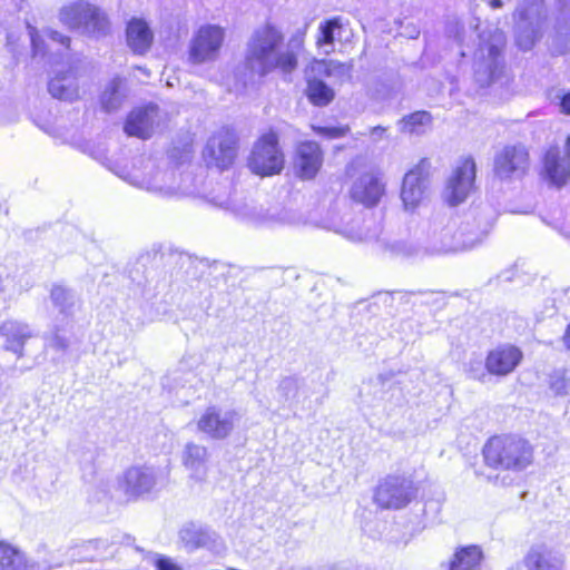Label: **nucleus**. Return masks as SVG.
I'll use <instances>...</instances> for the list:
<instances>
[{"label": "nucleus", "mask_w": 570, "mask_h": 570, "mask_svg": "<svg viewBox=\"0 0 570 570\" xmlns=\"http://www.w3.org/2000/svg\"><path fill=\"white\" fill-rule=\"evenodd\" d=\"M130 185L145 189L163 197H203L213 205L230 209L237 217L254 225L276 228L291 227L302 223L301 216L285 207H272L264 209L247 203L234 204L227 193H206L197 187L196 178L190 174L180 176L177 184V175L174 169H160L151 158L137 159L130 169L121 168L115 171Z\"/></svg>", "instance_id": "obj_1"}, {"label": "nucleus", "mask_w": 570, "mask_h": 570, "mask_svg": "<svg viewBox=\"0 0 570 570\" xmlns=\"http://www.w3.org/2000/svg\"><path fill=\"white\" fill-rule=\"evenodd\" d=\"M304 36V31L297 32L283 48L284 35L277 26L266 22L256 28L246 46L244 66L235 73L234 85L228 90L244 95L255 88L258 79L275 70L292 73L298 63Z\"/></svg>", "instance_id": "obj_2"}, {"label": "nucleus", "mask_w": 570, "mask_h": 570, "mask_svg": "<svg viewBox=\"0 0 570 570\" xmlns=\"http://www.w3.org/2000/svg\"><path fill=\"white\" fill-rule=\"evenodd\" d=\"M488 223H479L471 215L431 217L423 227L424 249L431 254H449L475 247L485 238Z\"/></svg>", "instance_id": "obj_3"}, {"label": "nucleus", "mask_w": 570, "mask_h": 570, "mask_svg": "<svg viewBox=\"0 0 570 570\" xmlns=\"http://www.w3.org/2000/svg\"><path fill=\"white\" fill-rule=\"evenodd\" d=\"M473 52L474 79L480 87H488L505 78L503 49L505 37L498 28H487L478 35Z\"/></svg>", "instance_id": "obj_4"}, {"label": "nucleus", "mask_w": 570, "mask_h": 570, "mask_svg": "<svg viewBox=\"0 0 570 570\" xmlns=\"http://www.w3.org/2000/svg\"><path fill=\"white\" fill-rule=\"evenodd\" d=\"M487 463L495 469L522 471L533 462V448L524 439L495 436L484 446Z\"/></svg>", "instance_id": "obj_5"}, {"label": "nucleus", "mask_w": 570, "mask_h": 570, "mask_svg": "<svg viewBox=\"0 0 570 570\" xmlns=\"http://www.w3.org/2000/svg\"><path fill=\"white\" fill-rule=\"evenodd\" d=\"M543 0H520L513 14L517 45L531 49L541 36L544 24Z\"/></svg>", "instance_id": "obj_6"}, {"label": "nucleus", "mask_w": 570, "mask_h": 570, "mask_svg": "<svg viewBox=\"0 0 570 570\" xmlns=\"http://www.w3.org/2000/svg\"><path fill=\"white\" fill-rule=\"evenodd\" d=\"M350 175L355 177L350 189L352 199L366 207L376 206L385 193V184L379 170L363 160H354Z\"/></svg>", "instance_id": "obj_7"}, {"label": "nucleus", "mask_w": 570, "mask_h": 570, "mask_svg": "<svg viewBox=\"0 0 570 570\" xmlns=\"http://www.w3.org/2000/svg\"><path fill=\"white\" fill-rule=\"evenodd\" d=\"M225 41V30L217 24H203L193 35L188 47V60L194 65L214 62Z\"/></svg>", "instance_id": "obj_8"}, {"label": "nucleus", "mask_w": 570, "mask_h": 570, "mask_svg": "<svg viewBox=\"0 0 570 570\" xmlns=\"http://www.w3.org/2000/svg\"><path fill=\"white\" fill-rule=\"evenodd\" d=\"M248 166L259 176H272L283 169L284 155L278 147V137L275 132L269 131L257 140L248 159Z\"/></svg>", "instance_id": "obj_9"}, {"label": "nucleus", "mask_w": 570, "mask_h": 570, "mask_svg": "<svg viewBox=\"0 0 570 570\" xmlns=\"http://www.w3.org/2000/svg\"><path fill=\"white\" fill-rule=\"evenodd\" d=\"M476 165L473 158L465 157L458 161L449 176L443 199L450 206H456L466 200L474 190Z\"/></svg>", "instance_id": "obj_10"}, {"label": "nucleus", "mask_w": 570, "mask_h": 570, "mask_svg": "<svg viewBox=\"0 0 570 570\" xmlns=\"http://www.w3.org/2000/svg\"><path fill=\"white\" fill-rule=\"evenodd\" d=\"M429 189V163L423 159L403 178L400 198L403 210L414 214L424 204Z\"/></svg>", "instance_id": "obj_11"}, {"label": "nucleus", "mask_w": 570, "mask_h": 570, "mask_svg": "<svg viewBox=\"0 0 570 570\" xmlns=\"http://www.w3.org/2000/svg\"><path fill=\"white\" fill-rule=\"evenodd\" d=\"M235 410L222 409L216 405L206 407L196 421L197 431L207 439L219 441L227 439L239 422Z\"/></svg>", "instance_id": "obj_12"}, {"label": "nucleus", "mask_w": 570, "mask_h": 570, "mask_svg": "<svg viewBox=\"0 0 570 570\" xmlns=\"http://www.w3.org/2000/svg\"><path fill=\"white\" fill-rule=\"evenodd\" d=\"M416 495L414 483L404 476L389 475L376 487L374 500L384 509H401Z\"/></svg>", "instance_id": "obj_13"}, {"label": "nucleus", "mask_w": 570, "mask_h": 570, "mask_svg": "<svg viewBox=\"0 0 570 570\" xmlns=\"http://www.w3.org/2000/svg\"><path fill=\"white\" fill-rule=\"evenodd\" d=\"M235 136L228 129L214 134L207 141L203 156L208 166L225 169L235 158Z\"/></svg>", "instance_id": "obj_14"}, {"label": "nucleus", "mask_w": 570, "mask_h": 570, "mask_svg": "<svg viewBox=\"0 0 570 570\" xmlns=\"http://www.w3.org/2000/svg\"><path fill=\"white\" fill-rule=\"evenodd\" d=\"M528 153L522 146H505L494 158V174L501 180H512L524 175Z\"/></svg>", "instance_id": "obj_15"}, {"label": "nucleus", "mask_w": 570, "mask_h": 570, "mask_svg": "<svg viewBox=\"0 0 570 570\" xmlns=\"http://www.w3.org/2000/svg\"><path fill=\"white\" fill-rule=\"evenodd\" d=\"M178 544L188 553L199 549H207L219 552L222 548L220 538L207 528L189 522L178 531Z\"/></svg>", "instance_id": "obj_16"}, {"label": "nucleus", "mask_w": 570, "mask_h": 570, "mask_svg": "<svg viewBox=\"0 0 570 570\" xmlns=\"http://www.w3.org/2000/svg\"><path fill=\"white\" fill-rule=\"evenodd\" d=\"M158 483V473L149 466H131L118 480L119 489L128 498L149 493Z\"/></svg>", "instance_id": "obj_17"}, {"label": "nucleus", "mask_w": 570, "mask_h": 570, "mask_svg": "<svg viewBox=\"0 0 570 570\" xmlns=\"http://www.w3.org/2000/svg\"><path fill=\"white\" fill-rule=\"evenodd\" d=\"M163 116L155 105L134 109L127 117L124 130L128 136L149 138L160 127Z\"/></svg>", "instance_id": "obj_18"}, {"label": "nucleus", "mask_w": 570, "mask_h": 570, "mask_svg": "<svg viewBox=\"0 0 570 570\" xmlns=\"http://www.w3.org/2000/svg\"><path fill=\"white\" fill-rule=\"evenodd\" d=\"M323 165V153L317 142L297 145L293 163L294 173L302 179H313Z\"/></svg>", "instance_id": "obj_19"}, {"label": "nucleus", "mask_w": 570, "mask_h": 570, "mask_svg": "<svg viewBox=\"0 0 570 570\" xmlns=\"http://www.w3.org/2000/svg\"><path fill=\"white\" fill-rule=\"evenodd\" d=\"M523 355L514 345H499L489 352L485 367L490 374L504 376L510 374L520 364Z\"/></svg>", "instance_id": "obj_20"}, {"label": "nucleus", "mask_w": 570, "mask_h": 570, "mask_svg": "<svg viewBox=\"0 0 570 570\" xmlns=\"http://www.w3.org/2000/svg\"><path fill=\"white\" fill-rule=\"evenodd\" d=\"M543 168L548 179L556 186L564 185L570 176V135L564 142V156L561 157L557 147L548 149Z\"/></svg>", "instance_id": "obj_21"}, {"label": "nucleus", "mask_w": 570, "mask_h": 570, "mask_svg": "<svg viewBox=\"0 0 570 570\" xmlns=\"http://www.w3.org/2000/svg\"><path fill=\"white\" fill-rule=\"evenodd\" d=\"M32 336L33 332L26 323L9 320L0 325V346L18 357L23 355L24 344Z\"/></svg>", "instance_id": "obj_22"}, {"label": "nucleus", "mask_w": 570, "mask_h": 570, "mask_svg": "<svg viewBox=\"0 0 570 570\" xmlns=\"http://www.w3.org/2000/svg\"><path fill=\"white\" fill-rule=\"evenodd\" d=\"M209 451L205 445L188 442L181 452V463L191 479L204 481L209 472Z\"/></svg>", "instance_id": "obj_23"}, {"label": "nucleus", "mask_w": 570, "mask_h": 570, "mask_svg": "<svg viewBox=\"0 0 570 570\" xmlns=\"http://www.w3.org/2000/svg\"><path fill=\"white\" fill-rule=\"evenodd\" d=\"M126 42L135 55H146L154 42V32L148 22L140 18L131 19L126 28Z\"/></svg>", "instance_id": "obj_24"}, {"label": "nucleus", "mask_w": 570, "mask_h": 570, "mask_svg": "<svg viewBox=\"0 0 570 570\" xmlns=\"http://www.w3.org/2000/svg\"><path fill=\"white\" fill-rule=\"evenodd\" d=\"M327 228L352 242H363L373 237L366 220L362 216H346L338 223H332Z\"/></svg>", "instance_id": "obj_25"}, {"label": "nucleus", "mask_w": 570, "mask_h": 570, "mask_svg": "<svg viewBox=\"0 0 570 570\" xmlns=\"http://www.w3.org/2000/svg\"><path fill=\"white\" fill-rule=\"evenodd\" d=\"M48 90L59 100L73 101L79 97V88L72 72H58L49 80Z\"/></svg>", "instance_id": "obj_26"}, {"label": "nucleus", "mask_w": 570, "mask_h": 570, "mask_svg": "<svg viewBox=\"0 0 570 570\" xmlns=\"http://www.w3.org/2000/svg\"><path fill=\"white\" fill-rule=\"evenodd\" d=\"M90 12V2L73 1L60 8L58 18L68 29L79 31L85 18L89 17Z\"/></svg>", "instance_id": "obj_27"}, {"label": "nucleus", "mask_w": 570, "mask_h": 570, "mask_svg": "<svg viewBox=\"0 0 570 570\" xmlns=\"http://www.w3.org/2000/svg\"><path fill=\"white\" fill-rule=\"evenodd\" d=\"M525 563L530 570H563L562 560L542 546L531 548Z\"/></svg>", "instance_id": "obj_28"}, {"label": "nucleus", "mask_w": 570, "mask_h": 570, "mask_svg": "<svg viewBox=\"0 0 570 570\" xmlns=\"http://www.w3.org/2000/svg\"><path fill=\"white\" fill-rule=\"evenodd\" d=\"M128 90L125 81L120 78H114L105 88L100 97V104L105 111L111 112L118 110L127 98Z\"/></svg>", "instance_id": "obj_29"}, {"label": "nucleus", "mask_w": 570, "mask_h": 570, "mask_svg": "<svg viewBox=\"0 0 570 570\" xmlns=\"http://www.w3.org/2000/svg\"><path fill=\"white\" fill-rule=\"evenodd\" d=\"M341 32L342 24L340 19L334 18L321 22L316 37L317 49L324 55L332 53L334 51L335 40L341 36Z\"/></svg>", "instance_id": "obj_30"}, {"label": "nucleus", "mask_w": 570, "mask_h": 570, "mask_svg": "<svg viewBox=\"0 0 570 570\" xmlns=\"http://www.w3.org/2000/svg\"><path fill=\"white\" fill-rule=\"evenodd\" d=\"M90 16L85 18L79 31L90 37H102L109 32V20L105 11L90 3Z\"/></svg>", "instance_id": "obj_31"}, {"label": "nucleus", "mask_w": 570, "mask_h": 570, "mask_svg": "<svg viewBox=\"0 0 570 570\" xmlns=\"http://www.w3.org/2000/svg\"><path fill=\"white\" fill-rule=\"evenodd\" d=\"M482 551L476 546L461 548L454 554L450 570H479Z\"/></svg>", "instance_id": "obj_32"}, {"label": "nucleus", "mask_w": 570, "mask_h": 570, "mask_svg": "<svg viewBox=\"0 0 570 570\" xmlns=\"http://www.w3.org/2000/svg\"><path fill=\"white\" fill-rule=\"evenodd\" d=\"M432 118L426 111H416L403 118L400 122V130L407 135H422L431 127Z\"/></svg>", "instance_id": "obj_33"}, {"label": "nucleus", "mask_w": 570, "mask_h": 570, "mask_svg": "<svg viewBox=\"0 0 570 570\" xmlns=\"http://www.w3.org/2000/svg\"><path fill=\"white\" fill-rule=\"evenodd\" d=\"M307 97L316 106H326L334 99V91L321 79H307Z\"/></svg>", "instance_id": "obj_34"}, {"label": "nucleus", "mask_w": 570, "mask_h": 570, "mask_svg": "<svg viewBox=\"0 0 570 570\" xmlns=\"http://www.w3.org/2000/svg\"><path fill=\"white\" fill-rule=\"evenodd\" d=\"M23 554L10 544L0 542V570H13Z\"/></svg>", "instance_id": "obj_35"}, {"label": "nucleus", "mask_w": 570, "mask_h": 570, "mask_svg": "<svg viewBox=\"0 0 570 570\" xmlns=\"http://www.w3.org/2000/svg\"><path fill=\"white\" fill-rule=\"evenodd\" d=\"M299 383L294 377H285L281 381L277 393L281 400L285 403L292 404L298 397Z\"/></svg>", "instance_id": "obj_36"}, {"label": "nucleus", "mask_w": 570, "mask_h": 570, "mask_svg": "<svg viewBox=\"0 0 570 570\" xmlns=\"http://www.w3.org/2000/svg\"><path fill=\"white\" fill-rule=\"evenodd\" d=\"M328 78L343 81L351 77L352 63H343L336 60H328Z\"/></svg>", "instance_id": "obj_37"}, {"label": "nucleus", "mask_w": 570, "mask_h": 570, "mask_svg": "<svg viewBox=\"0 0 570 570\" xmlns=\"http://www.w3.org/2000/svg\"><path fill=\"white\" fill-rule=\"evenodd\" d=\"M551 391L556 395H566L569 392V379L564 372H554L549 380Z\"/></svg>", "instance_id": "obj_38"}, {"label": "nucleus", "mask_w": 570, "mask_h": 570, "mask_svg": "<svg viewBox=\"0 0 570 570\" xmlns=\"http://www.w3.org/2000/svg\"><path fill=\"white\" fill-rule=\"evenodd\" d=\"M312 129L316 135L327 139L344 137L350 130L348 126H312Z\"/></svg>", "instance_id": "obj_39"}, {"label": "nucleus", "mask_w": 570, "mask_h": 570, "mask_svg": "<svg viewBox=\"0 0 570 570\" xmlns=\"http://www.w3.org/2000/svg\"><path fill=\"white\" fill-rule=\"evenodd\" d=\"M328 60H313L307 69V79L328 78Z\"/></svg>", "instance_id": "obj_40"}, {"label": "nucleus", "mask_w": 570, "mask_h": 570, "mask_svg": "<svg viewBox=\"0 0 570 570\" xmlns=\"http://www.w3.org/2000/svg\"><path fill=\"white\" fill-rule=\"evenodd\" d=\"M153 563L157 570H184L175 559L164 554L156 553Z\"/></svg>", "instance_id": "obj_41"}, {"label": "nucleus", "mask_w": 570, "mask_h": 570, "mask_svg": "<svg viewBox=\"0 0 570 570\" xmlns=\"http://www.w3.org/2000/svg\"><path fill=\"white\" fill-rule=\"evenodd\" d=\"M50 296L53 304L61 308H63L68 301L71 298L69 291L59 285L52 287Z\"/></svg>", "instance_id": "obj_42"}, {"label": "nucleus", "mask_w": 570, "mask_h": 570, "mask_svg": "<svg viewBox=\"0 0 570 570\" xmlns=\"http://www.w3.org/2000/svg\"><path fill=\"white\" fill-rule=\"evenodd\" d=\"M27 29H28V35L30 37V40H31V46H32V50H33V53L37 56V55H42L43 53V48H42V40L39 36V32L38 30L32 27L31 24H27Z\"/></svg>", "instance_id": "obj_43"}, {"label": "nucleus", "mask_w": 570, "mask_h": 570, "mask_svg": "<svg viewBox=\"0 0 570 570\" xmlns=\"http://www.w3.org/2000/svg\"><path fill=\"white\" fill-rule=\"evenodd\" d=\"M46 36L53 42H58L66 48L69 47L70 38L56 30L46 31Z\"/></svg>", "instance_id": "obj_44"}, {"label": "nucleus", "mask_w": 570, "mask_h": 570, "mask_svg": "<svg viewBox=\"0 0 570 570\" xmlns=\"http://www.w3.org/2000/svg\"><path fill=\"white\" fill-rule=\"evenodd\" d=\"M13 570H46V568L37 562L28 561L22 557V561L18 562Z\"/></svg>", "instance_id": "obj_45"}, {"label": "nucleus", "mask_w": 570, "mask_h": 570, "mask_svg": "<svg viewBox=\"0 0 570 570\" xmlns=\"http://www.w3.org/2000/svg\"><path fill=\"white\" fill-rule=\"evenodd\" d=\"M368 135L374 142H379L386 137V128L381 126L373 127L370 129Z\"/></svg>", "instance_id": "obj_46"}, {"label": "nucleus", "mask_w": 570, "mask_h": 570, "mask_svg": "<svg viewBox=\"0 0 570 570\" xmlns=\"http://www.w3.org/2000/svg\"><path fill=\"white\" fill-rule=\"evenodd\" d=\"M560 111L564 115H570V90L560 98Z\"/></svg>", "instance_id": "obj_47"}, {"label": "nucleus", "mask_w": 570, "mask_h": 570, "mask_svg": "<svg viewBox=\"0 0 570 570\" xmlns=\"http://www.w3.org/2000/svg\"><path fill=\"white\" fill-rule=\"evenodd\" d=\"M394 252L399 255H403V256H412L415 254V250L410 247V246H406L404 244H399L396 245Z\"/></svg>", "instance_id": "obj_48"}, {"label": "nucleus", "mask_w": 570, "mask_h": 570, "mask_svg": "<svg viewBox=\"0 0 570 570\" xmlns=\"http://www.w3.org/2000/svg\"><path fill=\"white\" fill-rule=\"evenodd\" d=\"M10 281L9 278H6L3 279L2 277H0V298L6 301L7 299V296L6 295V292H7V287L9 285Z\"/></svg>", "instance_id": "obj_49"}, {"label": "nucleus", "mask_w": 570, "mask_h": 570, "mask_svg": "<svg viewBox=\"0 0 570 570\" xmlns=\"http://www.w3.org/2000/svg\"><path fill=\"white\" fill-rule=\"evenodd\" d=\"M52 344H53L57 348H59V350H65V348H67V346H68V342H67V340H65V338H62V337H59V336H57V337L53 340Z\"/></svg>", "instance_id": "obj_50"}, {"label": "nucleus", "mask_w": 570, "mask_h": 570, "mask_svg": "<svg viewBox=\"0 0 570 570\" xmlns=\"http://www.w3.org/2000/svg\"><path fill=\"white\" fill-rule=\"evenodd\" d=\"M563 342L566 346L570 350V324L568 325L567 331L563 335Z\"/></svg>", "instance_id": "obj_51"}, {"label": "nucleus", "mask_w": 570, "mask_h": 570, "mask_svg": "<svg viewBox=\"0 0 570 570\" xmlns=\"http://www.w3.org/2000/svg\"><path fill=\"white\" fill-rule=\"evenodd\" d=\"M124 539L126 540V544H129L130 543V537H124Z\"/></svg>", "instance_id": "obj_52"}, {"label": "nucleus", "mask_w": 570, "mask_h": 570, "mask_svg": "<svg viewBox=\"0 0 570 570\" xmlns=\"http://www.w3.org/2000/svg\"><path fill=\"white\" fill-rule=\"evenodd\" d=\"M570 2V0H568Z\"/></svg>", "instance_id": "obj_53"}]
</instances>
